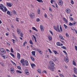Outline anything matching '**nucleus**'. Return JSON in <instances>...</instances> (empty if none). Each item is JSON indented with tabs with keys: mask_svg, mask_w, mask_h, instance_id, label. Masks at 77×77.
<instances>
[{
	"mask_svg": "<svg viewBox=\"0 0 77 77\" xmlns=\"http://www.w3.org/2000/svg\"><path fill=\"white\" fill-rule=\"evenodd\" d=\"M36 1L38 2H39V3H43V1L42 0H36Z\"/></svg>",
	"mask_w": 77,
	"mask_h": 77,
	"instance_id": "nucleus-26",
	"label": "nucleus"
},
{
	"mask_svg": "<svg viewBox=\"0 0 77 77\" xmlns=\"http://www.w3.org/2000/svg\"><path fill=\"white\" fill-rule=\"evenodd\" d=\"M53 60V61H54V62H56V61H57V60L56 58V57H54V60Z\"/></svg>",
	"mask_w": 77,
	"mask_h": 77,
	"instance_id": "nucleus-23",
	"label": "nucleus"
},
{
	"mask_svg": "<svg viewBox=\"0 0 77 77\" xmlns=\"http://www.w3.org/2000/svg\"><path fill=\"white\" fill-rule=\"evenodd\" d=\"M40 29H42L44 28V26H43V25H41L40 26Z\"/></svg>",
	"mask_w": 77,
	"mask_h": 77,
	"instance_id": "nucleus-47",
	"label": "nucleus"
},
{
	"mask_svg": "<svg viewBox=\"0 0 77 77\" xmlns=\"http://www.w3.org/2000/svg\"><path fill=\"white\" fill-rule=\"evenodd\" d=\"M23 35L24 34H23V33L21 32V33H20V36H21V37H22V38H23Z\"/></svg>",
	"mask_w": 77,
	"mask_h": 77,
	"instance_id": "nucleus-32",
	"label": "nucleus"
},
{
	"mask_svg": "<svg viewBox=\"0 0 77 77\" xmlns=\"http://www.w3.org/2000/svg\"><path fill=\"white\" fill-rule=\"evenodd\" d=\"M58 4L59 5L62 6L63 5V1H62V0H60L58 1Z\"/></svg>",
	"mask_w": 77,
	"mask_h": 77,
	"instance_id": "nucleus-7",
	"label": "nucleus"
},
{
	"mask_svg": "<svg viewBox=\"0 0 77 77\" xmlns=\"http://www.w3.org/2000/svg\"><path fill=\"white\" fill-rule=\"evenodd\" d=\"M17 68L19 69V70H21V67H20V66H18L17 67Z\"/></svg>",
	"mask_w": 77,
	"mask_h": 77,
	"instance_id": "nucleus-39",
	"label": "nucleus"
},
{
	"mask_svg": "<svg viewBox=\"0 0 77 77\" xmlns=\"http://www.w3.org/2000/svg\"><path fill=\"white\" fill-rule=\"evenodd\" d=\"M69 26H73V24H72V23L70 22L69 23Z\"/></svg>",
	"mask_w": 77,
	"mask_h": 77,
	"instance_id": "nucleus-33",
	"label": "nucleus"
},
{
	"mask_svg": "<svg viewBox=\"0 0 77 77\" xmlns=\"http://www.w3.org/2000/svg\"><path fill=\"white\" fill-rule=\"evenodd\" d=\"M17 32L18 34H20V33L21 32V30H20V29H17Z\"/></svg>",
	"mask_w": 77,
	"mask_h": 77,
	"instance_id": "nucleus-18",
	"label": "nucleus"
},
{
	"mask_svg": "<svg viewBox=\"0 0 77 77\" xmlns=\"http://www.w3.org/2000/svg\"><path fill=\"white\" fill-rule=\"evenodd\" d=\"M10 54L11 55V56H12V57H15V56H14V55L12 53H10Z\"/></svg>",
	"mask_w": 77,
	"mask_h": 77,
	"instance_id": "nucleus-34",
	"label": "nucleus"
},
{
	"mask_svg": "<svg viewBox=\"0 0 77 77\" xmlns=\"http://www.w3.org/2000/svg\"><path fill=\"white\" fill-rule=\"evenodd\" d=\"M32 29L33 30H35L36 32H38V30L35 28V27H32Z\"/></svg>",
	"mask_w": 77,
	"mask_h": 77,
	"instance_id": "nucleus-24",
	"label": "nucleus"
},
{
	"mask_svg": "<svg viewBox=\"0 0 77 77\" xmlns=\"http://www.w3.org/2000/svg\"><path fill=\"white\" fill-rule=\"evenodd\" d=\"M60 29L61 31V32H63V30H62V27H61V26L60 25Z\"/></svg>",
	"mask_w": 77,
	"mask_h": 77,
	"instance_id": "nucleus-40",
	"label": "nucleus"
},
{
	"mask_svg": "<svg viewBox=\"0 0 77 77\" xmlns=\"http://www.w3.org/2000/svg\"><path fill=\"white\" fill-rule=\"evenodd\" d=\"M2 57L4 59H6V58L5 57H6V56H5V55H2Z\"/></svg>",
	"mask_w": 77,
	"mask_h": 77,
	"instance_id": "nucleus-38",
	"label": "nucleus"
},
{
	"mask_svg": "<svg viewBox=\"0 0 77 77\" xmlns=\"http://www.w3.org/2000/svg\"><path fill=\"white\" fill-rule=\"evenodd\" d=\"M17 73H20V74H21L22 73L21 72V71L20 70H17Z\"/></svg>",
	"mask_w": 77,
	"mask_h": 77,
	"instance_id": "nucleus-35",
	"label": "nucleus"
},
{
	"mask_svg": "<svg viewBox=\"0 0 77 77\" xmlns=\"http://www.w3.org/2000/svg\"><path fill=\"white\" fill-rule=\"evenodd\" d=\"M63 20L66 23V24L68 23V21H67V20H66V18H63Z\"/></svg>",
	"mask_w": 77,
	"mask_h": 77,
	"instance_id": "nucleus-20",
	"label": "nucleus"
},
{
	"mask_svg": "<svg viewBox=\"0 0 77 77\" xmlns=\"http://www.w3.org/2000/svg\"><path fill=\"white\" fill-rule=\"evenodd\" d=\"M49 11H50L51 12V11H52V9H51V8L49 7Z\"/></svg>",
	"mask_w": 77,
	"mask_h": 77,
	"instance_id": "nucleus-57",
	"label": "nucleus"
},
{
	"mask_svg": "<svg viewBox=\"0 0 77 77\" xmlns=\"http://www.w3.org/2000/svg\"><path fill=\"white\" fill-rule=\"evenodd\" d=\"M73 69L74 70V72L75 74H77V69L75 67H74Z\"/></svg>",
	"mask_w": 77,
	"mask_h": 77,
	"instance_id": "nucleus-8",
	"label": "nucleus"
},
{
	"mask_svg": "<svg viewBox=\"0 0 77 77\" xmlns=\"http://www.w3.org/2000/svg\"><path fill=\"white\" fill-rule=\"evenodd\" d=\"M50 32L51 33V34L52 35H53V32L51 31H50Z\"/></svg>",
	"mask_w": 77,
	"mask_h": 77,
	"instance_id": "nucleus-59",
	"label": "nucleus"
},
{
	"mask_svg": "<svg viewBox=\"0 0 77 77\" xmlns=\"http://www.w3.org/2000/svg\"><path fill=\"white\" fill-rule=\"evenodd\" d=\"M4 6H3V5L2 4H1V5H0V9H3V8Z\"/></svg>",
	"mask_w": 77,
	"mask_h": 77,
	"instance_id": "nucleus-22",
	"label": "nucleus"
},
{
	"mask_svg": "<svg viewBox=\"0 0 77 77\" xmlns=\"http://www.w3.org/2000/svg\"><path fill=\"white\" fill-rule=\"evenodd\" d=\"M32 36L35 39H36V37H35V36H34V35H32Z\"/></svg>",
	"mask_w": 77,
	"mask_h": 77,
	"instance_id": "nucleus-63",
	"label": "nucleus"
},
{
	"mask_svg": "<svg viewBox=\"0 0 77 77\" xmlns=\"http://www.w3.org/2000/svg\"><path fill=\"white\" fill-rule=\"evenodd\" d=\"M10 70L11 71V73H14L15 72V71H14V69L13 68H11L10 69Z\"/></svg>",
	"mask_w": 77,
	"mask_h": 77,
	"instance_id": "nucleus-9",
	"label": "nucleus"
},
{
	"mask_svg": "<svg viewBox=\"0 0 77 77\" xmlns=\"http://www.w3.org/2000/svg\"><path fill=\"white\" fill-rule=\"evenodd\" d=\"M75 50H77V46H75Z\"/></svg>",
	"mask_w": 77,
	"mask_h": 77,
	"instance_id": "nucleus-64",
	"label": "nucleus"
},
{
	"mask_svg": "<svg viewBox=\"0 0 77 77\" xmlns=\"http://www.w3.org/2000/svg\"><path fill=\"white\" fill-rule=\"evenodd\" d=\"M48 38L50 41H51V40H52V37L50 35L48 36Z\"/></svg>",
	"mask_w": 77,
	"mask_h": 77,
	"instance_id": "nucleus-21",
	"label": "nucleus"
},
{
	"mask_svg": "<svg viewBox=\"0 0 77 77\" xmlns=\"http://www.w3.org/2000/svg\"><path fill=\"white\" fill-rule=\"evenodd\" d=\"M30 57L32 61H35V58H34V57H32V56H31Z\"/></svg>",
	"mask_w": 77,
	"mask_h": 77,
	"instance_id": "nucleus-28",
	"label": "nucleus"
},
{
	"mask_svg": "<svg viewBox=\"0 0 77 77\" xmlns=\"http://www.w3.org/2000/svg\"><path fill=\"white\" fill-rule=\"evenodd\" d=\"M25 73V74H27V75H29V71H28V70L27 69H26Z\"/></svg>",
	"mask_w": 77,
	"mask_h": 77,
	"instance_id": "nucleus-15",
	"label": "nucleus"
},
{
	"mask_svg": "<svg viewBox=\"0 0 77 77\" xmlns=\"http://www.w3.org/2000/svg\"><path fill=\"white\" fill-rule=\"evenodd\" d=\"M60 77H64V75H63V74H60Z\"/></svg>",
	"mask_w": 77,
	"mask_h": 77,
	"instance_id": "nucleus-42",
	"label": "nucleus"
},
{
	"mask_svg": "<svg viewBox=\"0 0 77 77\" xmlns=\"http://www.w3.org/2000/svg\"><path fill=\"white\" fill-rule=\"evenodd\" d=\"M72 24H73V26H74L76 24V22L74 21Z\"/></svg>",
	"mask_w": 77,
	"mask_h": 77,
	"instance_id": "nucleus-54",
	"label": "nucleus"
},
{
	"mask_svg": "<svg viewBox=\"0 0 77 77\" xmlns=\"http://www.w3.org/2000/svg\"><path fill=\"white\" fill-rule=\"evenodd\" d=\"M72 64L73 65H74L75 66H76V64L75 63V62L74 60L73 61Z\"/></svg>",
	"mask_w": 77,
	"mask_h": 77,
	"instance_id": "nucleus-30",
	"label": "nucleus"
},
{
	"mask_svg": "<svg viewBox=\"0 0 77 77\" xmlns=\"http://www.w3.org/2000/svg\"><path fill=\"white\" fill-rule=\"evenodd\" d=\"M53 27L54 29L55 30H56V31H57V32H60V30H59V25H57V27L55 26H54Z\"/></svg>",
	"mask_w": 77,
	"mask_h": 77,
	"instance_id": "nucleus-2",
	"label": "nucleus"
},
{
	"mask_svg": "<svg viewBox=\"0 0 77 77\" xmlns=\"http://www.w3.org/2000/svg\"><path fill=\"white\" fill-rule=\"evenodd\" d=\"M24 62L25 61H24V59H22L21 60H20V62L21 63H22V65L24 63Z\"/></svg>",
	"mask_w": 77,
	"mask_h": 77,
	"instance_id": "nucleus-14",
	"label": "nucleus"
},
{
	"mask_svg": "<svg viewBox=\"0 0 77 77\" xmlns=\"http://www.w3.org/2000/svg\"><path fill=\"white\" fill-rule=\"evenodd\" d=\"M63 51L64 53H65V54H67V53H66L65 51Z\"/></svg>",
	"mask_w": 77,
	"mask_h": 77,
	"instance_id": "nucleus-61",
	"label": "nucleus"
},
{
	"mask_svg": "<svg viewBox=\"0 0 77 77\" xmlns=\"http://www.w3.org/2000/svg\"><path fill=\"white\" fill-rule=\"evenodd\" d=\"M12 12L13 14H14V15H17V13L15 12V11L13 10V11H12Z\"/></svg>",
	"mask_w": 77,
	"mask_h": 77,
	"instance_id": "nucleus-25",
	"label": "nucleus"
},
{
	"mask_svg": "<svg viewBox=\"0 0 77 77\" xmlns=\"http://www.w3.org/2000/svg\"><path fill=\"white\" fill-rule=\"evenodd\" d=\"M59 37L62 40H64V38H63V36H62L61 35H59Z\"/></svg>",
	"mask_w": 77,
	"mask_h": 77,
	"instance_id": "nucleus-19",
	"label": "nucleus"
},
{
	"mask_svg": "<svg viewBox=\"0 0 77 77\" xmlns=\"http://www.w3.org/2000/svg\"><path fill=\"white\" fill-rule=\"evenodd\" d=\"M4 12H6L8 10L7 9V8H6V7H3V8H2V9H1Z\"/></svg>",
	"mask_w": 77,
	"mask_h": 77,
	"instance_id": "nucleus-6",
	"label": "nucleus"
},
{
	"mask_svg": "<svg viewBox=\"0 0 77 77\" xmlns=\"http://www.w3.org/2000/svg\"><path fill=\"white\" fill-rule=\"evenodd\" d=\"M37 71H38V72H39V73H40V74L41 73V69H38L37 70Z\"/></svg>",
	"mask_w": 77,
	"mask_h": 77,
	"instance_id": "nucleus-36",
	"label": "nucleus"
},
{
	"mask_svg": "<svg viewBox=\"0 0 77 77\" xmlns=\"http://www.w3.org/2000/svg\"><path fill=\"white\" fill-rule=\"evenodd\" d=\"M50 66H48V68L49 69H51V71H54V63L53 62L51 61L49 62Z\"/></svg>",
	"mask_w": 77,
	"mask_h": 77,
	"instance_id": "nucleus-1",
	"label": "nucleus"
},
{
	"mask_svg": "<svg viewBox=\"0 0 77 77\" xmlns=\"http://www.w3.org/2000/svg\"><path fill=\"white\" fill-rule=\"evenodd\" d=\"M55 6L57 8H58V6L57 5V4L56 3H55Z\"/></svg>",
	"mask_w": 77,
	"mask_h": 77,
	"instance_id": "nucleus-62",
	"label": "nucleus"
},
{
	"mask_svg": "<svg viewBox=\"0 0 77 77\" xmlns=\"http://www.w3.org/2000/svg\"><path fill=\"white\" fill-rule=\"evenodd\" d=\"M42 73H45V74H47V72H46V71L45 70H44L43 71V72H42Z\"/></svg>",
	"mask_w": 77,
	"mask_h": 77,
	"instance_id": "nucleus-49",
	"label": "nucleus"
},
{
	"mask_svg": "<svg viewBox=\"0 0 77 77\" xmlns=\"http://www.w3.org/2000/svg\"><path fill=\"white\" fill-rule=\"evenodd\" d=\"M11 53H14V51H13V49H12V48H11Z\"/></svg>",
	"mask_w": 77,
	"mask_h": 77,
	"instance_id": "nucleus-50",
	"label": "nucleus"
},
{
	"mask_svg": "<svg viewBox=\"0 0 77 77\" xmlns=\"http://www.w3.org/2000/svg\"><path fill=\"white\" fill-rule=\"evenodd\" d=\"M38 14H40V10H38V11L37 12Z\"/></svg>",
	"mask_w": 77,
	"mask_h": 77,
	"instance_id": "nucleus-60",
	"label": "nucleus"
},
{
	"mask_svg": "<svg viewBox=\"0 0 77 77\" xmlns=\"http://www.w3.org/2000/svg\"><path fill=\"white\" fill-rule=\"evenodd\" d=\"M56 44L58 46H60V43H59V42H57V43Z\"/></svg>",
	"mask_w": 77,
	"mask_h": 77,
	"instance_id": "nucleus-41",
	"label": "nucleus"
},
{
	"mask_svg": "<svg viewBox=\"0 0 77 77\" xmlns=\"http://www.w3.org/2000/svg\"><path fill=\"white\" fill-rule=\"evenodd\" d=\"M48 50L49 52L50 53H52V52L51 51V50H50V49H48Z\"/></svg>",
	"mask_w": 77,
	"mask_h": 77,
	"instance_id": "nucleus-51",
	"label": "nucleus"
},
{
	"mask_svg": "<svg viewBox=\"0 0 77 77\" xmlns=\"http://www.w3.org/2000/svg\"><path fill=\"white\" fill-rule=\"evenodd\" d=\"M44 16H45V18H47V14H44Z\"/></svg>",
	"mask_w": 77,
	"mask_h": 77,
	"instance_id": "nucleus-55",
	"label": "nucleus"
},
{
	"mask_svg": "<svg viewBox=\"0 0 77 77\" xmlns=\"http://www.w3.org/2000/svg\"><path fill=\"white\" fill-rule=\"evenodd\" d=\"M30 14V18H32V19H33V18H35V15L34 13H31Z\"/></svg>",
	"mask_w": 77,
	"mask_h": 77,
	"instance_id": "nucleus-3",
	"label": "nucleus"
},
{
	"mask_svg": "<svg viewBox=\"0 0 77 77\" xmlns=\"http://www.w3.org/2000/svg\"><path fill=\"white\" fill-rule=\"evenodd\" d=\"M7 5L8 6H9V7H12V4H11V3H7Z\"/></svg>",
	"mask_w": 77,
	"mask_h": 77,
	"instance_id": "nucleus-12",
	"label": "nucleus"
},
{
	"mask_svg": "<svg viewBox=\"0 0 77 77\" xmlns=\"http://www.w3.org/2000/svg\"><path fill=\"white\" fill-rule=\"evenodd\" d=\"M69 19H70V20H71V21H72V20H73V18L72 17H69Z\"/></svg>",
	"mask_w": 77,
	"mask_h": 77,
	"instance_id": "nucleus-48",
	"label": "nucleus"
},
{
	"mask_svg": "<svg viewBox=\"0 0 77 77\" xmlns=\"http://www.w3.org/2000/svg\"><path fill=\"white\" fill-rule=\"evenodd\" d=\"M69 59H68V58L67 57H65V60L66 61V62H69Z\"/></svg>",
	"mask_w": 77,
	"mask_h": 77,
	"instance_id": "nucleus-13",
	"label": "nucleus"
},
{
	"mask_svg": "<svg viewBox=\"0 0 77 77\" xmlns=\"http://www.w3.org/2000/svg\"><path fill=\"white\" fill-rule=\"evenodd\" d=\"M35 51H32L31 52L32 54H33V56H34V57H36V55H35Z\"/></svg>",
	"mask_w": 77,
	"mask_h": 77,
	"instance_id": "nucleus-17",
	"label": "nucleus"
},
{
	"mask_svg": "<svg viewBox=\"0 0 77 77\" xmlns=\"http://www.w3.org/2000/svg\"><path fill=\"white\" fill-rule=\"evenodd\" d=\"M66 37H68L69 36V35H68V34L67 33H66Z\"/></svg>",
	"mask_w": 77,
	"mask_h": 77,
	"instance_id": "nucleus-53",
	"label": "nucleus"
},
{
	"mask_svg": "<svg viewBox=\"0 0 77 77\" xmlns=\"http://www.w3.org/2000/svg\"><path fill=\"white\" fill-rule=\"evenodd\" d=\"M5 50L6 51H7L8 52H10V51H9V49H6Z\"/></svg>",
	"mask_w": 77,
	"mask_h": 77,
	"instance_id": "nucleus-58",
	"label": "nucleus"
},
{
	"mask_svg": "<svg viewBox=\"0 0 77 77\" xmlns=\"http://www.w3.org/2000/svg\"><path fill=\"white\" fill-rule=\"evenodd\" d=\"M1 52L3 54H6V50L4 48H2L0 49Z\"/></svg>",
	"mask_w": 77,
	"mask_h": 77,
	"instance_id": "nucleus-5",
	"label": "nucleus"
},
{
	"mask_svg": "<svg viewBox=\"0 0 77 77\" xmlns=\"http://www.w3.org/2000/svg\"><path fill=\"white\" fill-rule=\"evenodd\" d=\"M62 48H63V49H65V50H66V48L65 47V46L61 47Z\"/></svg>",
	"mask_w": 77,
	"mask_h": 77,
	"instance_id": "nucleus-37",
	"label": "nucleus"
},
{
	"mask_svg": "<svg viewBox=\"0 0 77 77\" xmlns=\"http://www.w3.org/2000/svg\"><path fill=\"white\" fill-rule=\"evenodd\" d=\"M36 21L37 22H39V21H40V19L39 18H37V19L36 20Z\"/></svg>",
	"mask_w": 77,
	"mask_h": 77,
	"instance_id": "nucleus-45",
	"label": "nucleus"
},
{
	"mask_svg": "<svg viewBox=\"0 0 77 77\" xmlns=\"http://www.w3.org/2000/svg\"><path fill=\"white\" fill-rule=\"evenodd\" d=\"M26 44H27V42L26 41H25V42L23 43V45L24 46H25V45H26Z\"/></svg>",
	"mask_w": 77,
	"mask_h": 77,
	"instance_id": "nucleus-43",
	"label": "nucleus"
},
{
	"mask_svg": "<svg viewBox=\"0 0 77 77\" xmlns=\"http://www.w3.org/2000/svg\"><path fill=\"white\" fill-rule=\"evenodd\" d=\"M53 52L55 54H59L57 52V51H54V50H53Z\"/></svg>",
	"mask_w": 77,
	"mask_h": 77,
	"instance_id": "nucleus-27",
	"label": "nucleus"
},
{
	"mask_svg": "<svg viewBox=\"0 0 77 77\" xmlns=\"http://www.w3.org/2000/svg\"><path fill=\"white\" fill-rule=\"evenodd\" d=\"M7 13V14H8V15H10L11 16V12H10V11H8Z\"/></svg>",
	"mask_w": 77,
	"mask_h": 77,
	"instance_id": "nucleus-29",
	"label": "nucleus"
},
{
	"mask_svg": "<svg viewBox=\"0 0 77 77\" xmlns=\"http://www.w3.org/2000/svg\"><path fill=\"white\" fill-rule=\"evenodd\" d=\"M71 3L72 5H73L74 4V1H73V0H71Z\"/></svg>",
	"mask_w": 77,
	"mask_h": 77,
	"instance_id": "nucleus-44",
	"label": "nucleus"
},
{
	"mask_svg": "<svg viewBox=\"0 0 77 77\" xmlns=\"http://www.w3.org/2000/svg\"><path fill=\"white\" fill-rule=\"evenodd\" d=\"M63 26L65 29H67V28H68V26H66V25L64 24L63 25Z\"/></svg>",
	"mask_w": 77,
	"mask_h": 77,
	"instance_id": "nucleus-31",
	"label": "nucleus"
},
{
	"mask_svg": "<svg viewBox=\"0 0 77 77\" xmlns=\"http://www.w3.org/2000/svg\"><path fill=\"white\" fill-rule=\"evenodd\" d=\"M31 65L32 66V68H33V69H34V68H34V66H36V65H35V64L34 63H32L31 64Z\"/></svg>",
	"mask_w": 77,
	"mask_h": 77,
	"instance_id": "nucleus-10",
	"label": "nucleus"
},
{
	"mask_svg": "<svg viewBox=\"0 0 77 77\" xmlns=\"http://www.w3.org/2000/svg\"><path fill=\"white\" fill-rule=\"evenodd\" d=\"M66 11L67 12V14H69L71 12V10L69 9H66Z\"/></svg>",
	"mask_w": 77,
	"mask_h": 77,
	"instance_id": "nucleus-11",
	"label": "nucleus"
},
{
	"mask_svg": "<svg viewBox=\"0 0 77 77\" xmlns=\"http://www.w3.org/2000/svg\"><path fill=\"white\" fill-rule=\"evenodd\" d=\"M41 30V32H43L44 30V28H40Z\"/></svg>",
	"mask_w": 77,
	"mask_h": 77,
	"instance_id": "nucleus-52",
	"label": "nucleus"
},
{
	"mask_svg": "<svg viewBox=\"0 0 77 77\" xmlns=\"http://www.w3.org/2000/svg\"><path fill=\"white\" fill-rule=\"evenodd\" d=\"M29 43L31 44H33V42H32V40H30L29 41Z\"/></svg>",
	"mask_w": 77,
	"mask_h": 77,
	"instance_id": "nucleus-46",
	"label": "nucleus"
},
{
	"mask_svg": "<svg viewBox=\"0 0 77 77\" xmlns=\"http://www.w3.org/2000/svg\"><path fill=\"white\" fill-rule=\"evenodd\" d=\"M20 53H18L17 55V58L18 59H20Z\"/></svg>",
	"mask_w": 77,
	"mask_h": 77,
	"instance_id": "nucleus-16",
	"label": "nucleus"
},
{
	"mask_svg": "<svg viewBox=\"0 0 77 77\" xmlns=\"http://www.w3.org/2000/svg\"><path fill=\"white\" fill-rule=\"evenodd\" d=\"M18 19H19L17 17L16 19V21H17V22H19V20H18Z\"/></svg>",
	"mask_w": 77,
	"mask_h": 77,
	"instance_id": "nucleus-56",
	"label": "nucleus"
},
{
	"mask_svg": "<svg viewBox=\"0 0 77 77\" xmlns=\"http://www.w3.org/2000/svg\"><path fill=\"white\" fill-rule=\"evenodd\" d=\"M29 65V63L27 60H26L24 62L22 66H28Z\"/></svg>",
	"mask_w": 77,
	"mask_h": 77,
	"instance_id": "nucleus-4",
	"label": "nucleus"
}]
</instances>
